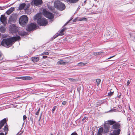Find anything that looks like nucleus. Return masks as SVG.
I'll return each instance as SVG.
<instances>
[{"mask_svg": "<svg viewBox=\"0 0 135 135\" xmlns=\"http://www.w3.org/2000/svg\"><path fill=\"white\" fill-rule=\"evenodd\" d=\"M110 125H112V129H115L121 127L120 124L118 122L112 120H108L104 125V131L105 133H107L109 132L110 128Z\"/></svg>", "mask_w": 135, "mask_h": 135, "instance_id": "obj_1", "label": "nucleus"}, {"mask_svg": "<svg viewBox=\"0 0 135 135\" xmlns=\"http://www.w3.org/2000/svg\"><path fill=\"white\" fill-rule=\"evenodd\" d=\"M7 118H5L0 121V129L2 128L5 124H6L3 128L4 131L5 132L6 134L8 131V128L7 123Z\"/></svg>", "mask_w": 135, "mask_h": 135, "instance_id": "obj_2", "label": "nucleus"}, {"mask_svg": "<svg viewBox=\"0 0 135 135\" xmlns=\"http://www.w3.org/2000/svg\"><path fill=\"white\" fill-rule=\"evenodd\" d=\"M54 6L57 9L60 11L65 9L66 7L64 3L58 1H56L55 2Z\"/></svg>", "mask_w": 135, "mask_h": 135, "instance_id": "obj_3", "label": "nucleus"}, {"mask_svg": "<svg viewBox=\"0 0 135 135\" xmlns=\"http://www.w3.org/2000/svg\"><path fill=\"white\" fill-rule=\"evenodd\" d=\"M12 44L11 37L3 39L1 42V45L6 47L7 46H11Z\"/></svg>", "mask_w": 135, "mask_h": 135, "instance_id": "obj_4", "label": "nucleus"}, {"mask_svg": "<svg viewBox=\"0 0 135 135\" xmlns=\"http://www.w3.org/2000/svg\"><path fill=\"white\" fill-rule=\"evenodd\" d=\"M28 18L26 15L21 16L20 18L19 21L20 24L22 26H25L28 22Z\"/></svg>", "mask_w": 135, "mask_h": 135, "instance_id": "obj_5", "label": "nucleus"}, {"mask_svg": "<svg viewBox=\"0 0 135 135\" xmlns=\"http://www.w3.org/2000/svg\"><path fill=\"white\" fill-rule=\"evenodd\" d=\"M42 13L46 18L49 19H52L54 17V15L50 12L47 11L45 9L43 10Z\"/></svg>", "mask_w": 135, "mask_h": 135, "instance_id": "obj_6", "label": "nucleus"}, {"mask_svg": "<svg viewBox=\"0 0 135 135\" xmlns=\"http://www.w3.org/2000/svg\"><path fill=\"white\" fill-rule=\"evenodd\" d=\"M37 23L40 26H45L47 25L48 22L45 18H41L38 19L37 21Z\"/></svg>", "mask_w": 135, "mask_h": 135, "instance_id": "obj_7", "label": "nucleus"}, {"mask_svg": "<svg viewBox=\"0 0 135 135\" xmlns=\"http://www.w3.org/2000/svg\"><path fill=\"white\" fill-rule=\"evenodd\" d=\"M36 27V25L32 23L26 26V30L28 31H30L33 30L35 29Z\"/></svg>", "mask_w": 135, "mask_h": 135, "instance_id": "obj_8", "label": "nucleus"}, {"mask_svg": "<svg viewBox=\"0 0 135 135\" xmlns=\"http://www.w3.org/2000/svg\"><path fill=\"white\" fill-rule=\"evenodd\" d=\"M18 28L15 25L12 24L10 26L9 30L12 33H15L17 31Z\"/></svg>", "mask_w": 135, "mask_h": 135, "instance_id": "obj_9", "label": "nucleus"}, {"mask_svg": "<svg viewBox=\"0 0 135 135\" xmlns=\"http://www.w3.org/2000/svg\"><path fill=\"white\" fill-rule=\"evenodd\" d=\"M16 79H21L25 80H31L33 78L32 77L29 76H25L16 77Z\"/></svg>", "mask_w": 135, "mask_h": 135, "instance_id": "obj_10", "label": "nucleus"}, {"mask_svg": "<svg viewBox=\"0 0 135 135\" xmlns=\"http://www.w3.org/2000/svg\"><path fill=\"white\" fill-rule=\"evenodd\" d=\"M120 128L114 129L113 131V133H110L109 135H119L121 131Z\"/></svg>", "mask_w": 135, "mask_h": 135, "instance_id": "obj_11", "label": "nucleus"}, {"mask_svg": "<svg viewBox=\"0 0 135 135\" xmlns=\"http://www.w3.org/2000/svg\"><path fill=\"white\" fill-rule=\"evenodd\" d=\"M32 3H33L35 6H37L42 4L43 2L42 0H33Z\"/></svg>", "mask_w": 135, "mask_h": 135, "instance_id": "obj_12", "label": "nucleus"}, {"mask_svg": "<svg viewBox=\"0 0 135 135\" xmlns=\"http://www.w3.org/2000/svg\"><path fill=\"white\" fill-rule=\"evenodd\" d=\"M114 32L113 30L112 29L111 30L108 31L105 33V36L106 37H111L113 34Z\"/></svg>", "mask_w": 135, "mask_h": 135, "instance_id": "obj_13", "label": "nucleus"}, {"mask_svg": "<svg viewBox=\"0 0 135 135\" xmlns=\"http://www.w3.org/2000/svg\"><path fill=\"white\" fill-rule=\"evenodd\" d=\"M65 29L64 28L62 29L59 32V34H58V33H57L56 34L55 36H53V38L55 39L59 36H62L64 34L63 32L65 31Z\"/></svg>", "mask_w": 135, "mask_h": 135, "instance_id": "obj_14", "label": "nucleus"}, {"mask_svg": "<svg viewBox=\"0 0 135 135\" xmlns=\"http://www.w3.org/2000/svg\"><path fill=\"white\" fill-rule=\"evenodd\" d=\"M0 20L2 23H4L6 22L7 18L4 15H1L0 18Z\"/></svg>", "mask_w": 135, "mask_h": 135, "instance_id": "obj_15", "label": "nucleus"}, {"mask_svg": "<svg viewBox=\"0 0 135 135\" xmlns=\"http://www.w3.org/2000/svg\"><path fill=\"white\" fill-rule=\"evenodd\" d=\"M12 40V43L14 42L20 40L21 39V37L20 36H18L17 37H11Z\"/></svg>", "mask_w": 135, "mask_h": 135, "instance_id": "obj_16", "label": "nucleus"}, {"mask_svg": "<svg viewBox=\"0 0 135 135\" xmlns=\"http://www.w3.org/2000/svg\"><path fill=\"white\" fill-rule=\"evenodd\" d=\"M31 60L33 62H36L39 61V57L36 56L32 57L31 58Z\"/></svg>", "mask_w": 135, "mask_h": 135, "instance_id": "obj_17", "label": "nucleus"}, {"mask_svg": "<svg viewBox=\"0 0 135 135\" xmlns=\"http://www.w3.org/2000/svg\"><path fill=\"white\" fill-rule=\"evenodd\" d=\"M15 10V8L11 7L6 11V13L8 15H9Z\"/></svg>", "mask_w": 135, "mask_h": 135, "instance_id": "obj_18", "label": "nucleus"}, {"mask_svg": "<svg viewBox=\"0 0 135 135\" xmlns=\"http://www.w3.org/2000/svg\"><path fill=\"white\" fill-rule=\"evenodd\" d=\"M26 5V4L25 3L20 4L18 8L20 10L23 9L25 6Z\"/></svg>", "mask_w": 135, "mask_h": 135, "instance_id": "obj_19", "label": "nucleus"}, {"mask_svg": "<svg viewBox=\"0 0 135 135\" xmlns=\"http://www.w3.org/2000/svg\"><path fill=\"white\" fill-rule=\"evenodd\" d=\"M103 128L102 127L100 128L99 129L98 132L97 133L98 135H102L103 134Z\"/></svg>", "mask_w": 135, "mask_h": 135, "instance_id": "obj_20", "label": "nucleus"}, {"mask_svg": "<svg viewBox=\"0 0 135 135\" xmlns=\"http://www.w3.org/2000/svg\"><path fill=\"white\" fill-rule=\"evenodd\" d=\"M65 1L70 3H74L77 2L79 0H65Z\"/></svg>", "mask_w": 135, "mask_h": 135, "instance_id": "obj_21", "label": "nucleus"}, {"mask_svg": "<svg viewBox=\"0 0 135 135\" xmlns=\"http://www.w3.org/2000/svg\"><path fill=\"white\" fill-rule=\"evenodd\" d=\"M55 8H56L55 7V6H49L48 7V8L53 13L55 12Z\"/></svg>", "mask_w": 135, "mask_h": 135, "instance_id": "obj_22", "label": "nucleus"}, {"mask_svg": "<svg viewBox=\"0 0 135 135\" xmlns=\"http://www.w3.org/2000/svg\"><path fill=\"white\" fill-rule=\"evenodd\" d=\"M18 34L21 36H24L27 35L26 32L24 31L19 32L18 33Z\"/></svg>", "mask_w": 135, "mask_h": 135, "instance_id": "obj_23", "label": "nucleus"}, {"mask_svg": "<svg viewBox=\"0 0 135 135\" xmlns=\"http://www.w3.org/2000/svg\"><path fill=\"white\" fill-rule=\"evenodd\" d=\"M41 13H38L37 14L35 17V19H38L41 18Z\"/></svg>", "mask_w": 135, "mask_h": 135, "instance_id": "obj_24", "label": "nucleus"}, {"mask_svg": "<svg viewBox=\"0 0 135 135\" xmlns=\"http://www.w3.org/2000/svg\"><path fill=\"white\" fill-rule=\"evenodd\" d=\"M6 28L4 26H2L0 28V31L2 33H4L6 31Z\"/></svg>", "mask_w": 135, "mask_h": 135, "instance_id": "obj_25", "label": "nucleus"}, {"mask_svg": "<svg viewBox=\"0 0 135 135\" xmlns=\"http://www.w3.org/2000/svg\"><path fill=\"white\" fill-rule=\"evenodd\" d=\"M67 63L64 62L63 60H60L58 61L57 62V64L58 65L65 64Z\"/></svg>", "mask_w": 135, "mask_h": 135, "instance_id": "obj_26", "label": "nucleus"}, {"mask_svg": "<svg viewBox=\"0 0 135 135\" xmlns=\"http://www.w3.org/2000/svg\"><path fill=\"white\" fill-rule=\"evenodd\" d=\"M87 63H83L82 62H80L78 63V66H84Z\"/></svg>", "mask_w": 135, "mask_h": 135, "instance_id": "obj_27", "label": "nucleus"}, {"mask_svg": "<svg viewBox=\"0 0 135 135\" xmlns=\"http://www.w3.org/2000/svg\"><path fill=\"white\" fill-rule=\"evenodd\" d=\"M104 52H93V55H94L95 56H97L100 55L102 53H104Z\"/></svg>", "mask_w": 135, "mask_h": 135, "instance_id": "obj_28", "label": "nucleus"}, {"mask_svg": "<svg viewBox=\"0 0 135 135\" xmlns=\"http://www.w3.org/2000/svg\"><path fill=\"white\" fill-rule=\"evenodd\" d=\"M96 82L97 83V85L98 86L101 82V80L100 79H97L96 80Z\"/></svg>", "mask_w": 135, "mask_h": 135, "instance_id": "obj_29", "label": "nucleus"}, {"mask_svg": "<svg viewBox=\"0 0 135 135\" xmlns=\"http://www.w3.org/2000/svg\"><path fill=\"white\" fill-rule=\"evenodd\" d=\"M87 20V18L84 17H83L82 18H80L79 20V21H86Z\"/></svg>", "mask_w": 135, "mask_h": 135, "instance_id": "obj_30", "label": "nucleus"}, {"mask_svg": "<svg viewBox=\"0 0 135 135\" xmlns=\"http://www.w3.org/2000/svg\"><path fill=\"white\" fill-rule=\"evenodd\" d=\"M69 80H70V81L71 82H74V81H77V79H74L73 78H68Z\"/></svg>", "mask_w": 135, "mask_h": 135, "instance_id": "obj_31", "label": "nucleus"}, {"mask_svg": "<svg viewBox=\"0 0 135 135\" xmlns=\"http://www.w3.org/2000/svg\"><path fill=\"white\" fill-rule=\"evenodd\" d=\"M86 118V117H84L83 118V119H82L81 121V123H82V124H83L86 122V121L85 120V121H84L85 119Z\"/></svg>", "mask_w": 135, "mask_h": 135, "instance_id": "obj_32", "label": "nucleus"}, {"mask_svg": "<svg viewBox=\"0 0 135 135\" xmlns=\"http://www.w3.org/2000/svg\"><path fill=\"white\" fill-rule=\"evenodd\" d=\"M49 54V53L48 52H44L42 53L41 54V55H48Z\"/></svg>", "mask_w": 135, "mask_h": 135, "instance_id": "obj_33", "label": "nucleus"}, {"mask_svg": "<svg viewBox=\"0 0 135 135\" xmlns=\"http://www.w3.org/2000/svg\"><path fill=\"white\" fill-rule=\"evenodd\" d=\"M3 59V56L2 53H0V61L2 60Z\"/></svg>", "mask_w": 135, "mask_h": 135, "instance_id": "obj_34", "label": "nucleus"}, {"mask_svg": "<svg viewBox=\"0 0 135 135\" xmlns=\"http://www.w3.org/2000/svg\"><path fill=\"white\" fill-rule=\"evenodd\" d=\"M113 92H110L108 93V96L110 97L113 95Z\"/></svg>", "mask_w": 135, "mask_h": 135, "instance_id": "obj_35", "label": "nucleus"}, {"mask_svg": "<svg viewBox=\"0 0 135 135\" xmlns=\"http://www.w3.org/2000/svg\"><path fill=\"white\" fill-rule=\"evenodd\" d=\"M40 108H39L38 110L37 111V112H36L35 113V114L36 115H38L39 114V113L40 112Z\"/></svg>", "mask_w": 135, "mask_h": 135, "instance_id": "obj_36", "label": "nucleus"}, {"mask_svg": "<svg viewBox=\"0 0 135 135\" xmlns=\"http://www.w3.org/2000/svg\"><path fill=\"white\" fill-rule=\"evenodd\" d=\"M27 117L26 115H24L23 116V119L24 122H25V120L26 119Z\"/></svg>", "mask_w": 135, "mask_h": 135, "instance_id": "obj_37", "label": "nucleus"}, {"mask_svg": "<svg viewBox=\"0 0 135 135\" xmlns=\"http://www.w3.org/2000/svg\"><path fill=\"white\" fill-rule=\"evenodd\" d=\"M30 6V4H28L27 5L26 8H25V10H26L28 8H29Z\"/></svg>", "mask_w": 135, "mask_h": 135, "instance_id": "obj_38", "label": "nucleus"}, {"mask_svg": "<svg viewBox=\"0 0 135 135\" xmlns=\"http://www.w3.org/2000/svg\"><path fill=\"white\" fill-rule=\"evenodd\" d=\"M70 135H78L77 133L75 132L72 133Z\"/></svg>", "mask_w": 135, "mask_h": 135, "instance_id": "obj_39", "label": "nucleus"}, {"mask_svg": "<svg viewBox=\"0 0 135 135\" xmlns=\"http://www.w3.org/2000/svg\"><path fill=\"white\" fill-rule=\"evenodd\" d=\"M56 106L54 107H53V108L52 109V112H54V111H55V110L56 109Z\"/></svg>", "mask_w": 135, "mask_h": 135, "instance_id": "obj_40", "label": "nucleus"}, {"mask_svg": "<svg viewBox=\"0 0 135 135\" xmlns=\"http://www.w3.org/2000/svg\"><path fill=\"white\" fill-rule=\"evenodd\" d=\"M22 133V132H18L16 135H21Z\"/></svg>", "mask_w": 135, "mask_h": 135, "instance_id": "obj_41", "label": "nucleus"}, {"mask_svg": "<svg viewBox=\"0 0 135 135\" xmlns=\"http://www.w3.org/2000/svg\"><path fill=\"white\" fill-rule=\"evenodd\" d=\"M129 84H130V81H129V80H128L127 81V86H128L129 85Z\"/></svg>", "mask_w": 135, "mask_h": 135, "instance_id": "obj_42", "label": "nucleus"}, {"mask_svg": "<svg viewBox=\"0 0 135 135\" xmlns=\"http://www.w3.org/2000/svg\"><path fill=\"white\" fill-rule=\"evenodd\" d=\"M66 101H64L62 102V104L63 105H65L66 104Z\"/></svg>", "mask_w": 135, "mask_h": 135, "instance_id": "obj_43", "label": "nucleus"}, {"mask_svg": "<svg viewBox=\"0 0 135 135\" xmlns=\"http://www.w3.org/2000/svg\"><path fill=\"white\" fill-rule=\"evenodd\" d=\"M71 20H69L68 22H67L64 25V26H66V25H67L68 23Z\"/></svg>", "mask_w": 135, "mask_h": 135, "instance_id": "obj_44", "label": "nucleus"}, {"mask_svg": "<svg viewBox=\"0 0 135 135\" xmlns=\"http://www.w3.org/2000/svg\"><path fill=\"white\" fill-rule=\"evenodd\" d=\"M115 56V55H114V56H111V57H109V58H108L107 59H110L111 58H112V57H114Z\"/></svg>", "mask_w": 135, "mask_h": 135, "instance_id": "obj_45", "label": "nucleus"}, {"mask_svg": "<svg viewBox=\"0 0 135 135\" xmlns=\"http://www.w3.org/2000/svg\"><path fill=\"white\" fill-rule=\"evenodd\" d=\"M47 56H42V58L44 59H45L46 58H47Z\"/></svg>", "mask_w": 135, "mask_h": 135, "instance_id": "obj_46", "label": "nucleus"}, {"mask_svg": "<svg viewBox=\"0 0 135 135\" xmlns=\"http://www.w3.org/2000/svg\"><path fill=\"white\" fill-rule=\"evenodd\" d=\"M6 134H4L3 133L1 132L0 133V135H6Z\"/></svg>", "mask_w": 135, "mask_h": 135, "instance_id": "obj_47", "label": "nucleus"}, {"mask_svg": "<svg viewBox=\"0 0 135 135\" xmlns=\"http://www.w3.org/2000/svg\"><path fill=\"white\" fill-rule=\"evenodd\" d=\"M40 119H41V116L39 118V120H40Z\"/></svg>", "mask_w": 135, "mask_h": 135, "instance_id": "obj_48", "label": "nucleus"}, {"mask_svg": "<svg viewBox=\"0 0 135 135\" xmlns=\"http://www.w3.org/2000/svg\"><path fill=\"white\" fill-rule=\"evenodd\" d=\"M50 134L51 135H53V134L52 133H51Z\"/></svg>", "mask_w": 135, "mask_h": 135, "instance_id": "obj_49", "label": "nucleus"}, {"mask_svg": "<svg viewBox=\"0 0 135 135\" xmlns=\"http://www.w3.org/2000/svg\"><path fill=\"white\" fill-rule=\"evenodd\" d=\"M86 1H84V3H86Z\"/></svg>", "mask_w": 135, "mask_h": 135, "instance_id": "obj_50", "label": "nucleus"}, {"mask_svg": "<svg viewBox=\"0 0 135 135\" xmlns=\"http://www.w3.org/2000/svg\"><path fill=\"white\" fill-rule=\"evenodd\" d=\"M128 135H130V133H129V134Z\"/></svg>", "mask_w": 135, "mask_h": 135, "instance_id": "obj_51", "label": "nucleus"}, {"mask_svg": "<svg viewBox=\"0 0 135 135\" xmlns=\"http://www.w3.org/2000/svg\"><path fill=\"white\" fill-rule=\"evenodd\" d=\"M128 135H130V133H129V134Z\"/></svg>", "mask_w": 135, "mask_h": 135, "instance_id": "obj_52", "label": "nucleus"}, {"mask_svg": "<svg viewBox=\"0 0 135 135\" xmlns=\"http://www.w3.org/2000/svg\"><path fill=\"white\" fill-rule=\"evenodd\" d=\"M73 22H75V20H73Z\"/></svg>", "mask_w": 135, "mask_h": 135, "instance_id": "obj_53", "label": "nucleus"}, {"mask_svg": "<svg viewBox=\"0 0 135 135\" xmlns=\"http://www.w3.org/2000/svg\"><path fill=\"white\" fill-rule=\"evenodd\" d=\"M94 0V1H97V0Z\"/></svg>", "mask_w": 135, "mask_h": 135, "instance_id": "obj_54", "label": "nucleus"}, {"mask_svg": "<svg viewBox=\"0 0 135 135\" xmlns=\"http://www.w3.org/2000/svg\"><path fill=\"white\" fill-rule=\"evenodd\" d=\"M129 108L130 110H131V109L130 108V107H129Z\"/></svg>", "mask_w": 135, "mask_h": 135, "instance_id": "obj_55", "label": "nucleus"}, {"mask_svg": "<svg viewBox=\"0 0 135 135\" xmlns=\"http://www.w3.org/2000/svg\"><path fill=\"white\" fill-rule=\"evenodd\" d=\"M134 39H135V36L134 37Z\"/></svg>", "mask_w": 135, "mask_h": 135, "instance_id": "obj_56", "label": "nucleus"}, {"mask_svg": "<svg viewBox=\"0 0 135 135\" xmlns=\"http://www.w3.org/2000/svg\"><path fill=\"white\" fill-rule=\"evenodd\" d=\"M19 97V96H18L17 97V98H18V97Z\"/></svg>", "mask_w": 135, "mask_h": 135, "instance_id": "obj_57", "label": "nucleus"}, {"mask_svg": "<svg viewBox=\"0 0 135 135\" xmlns=\"http://www.w3.org/2000/svg\"><path fill=\"white\" fill-rule=\"evenodd\" d=\"M36 117L37 118V117H36Z\"/></svg>", "mask_w": 135, "mask_h": 135, "instance_id": "obj_58", "label": "nucleus"}]
</instances>
